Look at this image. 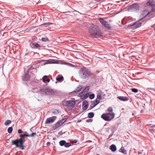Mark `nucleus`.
Returning <instances> with one entry per match:
<instances>
[{"instance_id": "nucleus-1", "label": "nucleus", "mask_w": 155, "mask_h": 155, "mask_svg": "<svg viewBox=\"0 0 155 155\" xmlns=\"http://www.w3.org/2000/svg\"><path fill=\"white\" fill-rule=\"evenodd\" d=\"M89 33L93 37L97 38L101 35L102 33L99 27L96 25H92L89 29Z\"/></svg>"}, {"instance_id": "nucleus-2", "label": "nucleus", "mask_w": 155, "mask_h": 155, "mask_svg": "<svg viewBox=\"0 0 155 155\" xmlns=\"http://www.w3.org/2000/svg\"><path fill=\"white\" fill-rule=\"evenodd\" d=\"M79 75L81 78L85 79L92 75L93 74L90 70L84 67L80 70Z\"/></svg>"}, {"instance_id": "nucleus-3", "label": "nucleus", "mask_w": 155, "mask_h": 155, "mask_svg": "<svg viewBox=\"0 0 155 155\" xmlns=\"http://www.w3.org/2000/svg\"><path fill=\"white\" fill-rule=\"evenodd\" d=\"M12 144L15 145L16 147H18L21 150L24 149L23 144L25 142V140L17 139L14 140H12Z\"/></svg>"}, {"instance_id": "nucleus-4", "label": "nucleus", "mask_w": 155, "mask_h": 155, "mask_svg": "<svg viewBox=\"0 0 155 155\" xmlns=\"http://www.w3.org/2000/svg\"><path fill=\"white\" fill-rule=\"evenodd\" d=\"M154 12L151 11L149 12L148 9H146L143 10L141 13V15L143 18H142L143 19L146 18L148 20L150 19L153 17Z\"/></svg>"}, {"instance_id": "nucleus-5", "label": "nucleus", "mask_w": 155, "mask_h": 155, "mask_svg": "<svg viewBox=\"0 0 155 155\" xmlns=\"http://www.w3.org/2000/svg\"><path fill=\"white\" fill-rule=\"evenodd\" d=\"M115 114L114 113H107L103 114L101 117L106 121H110L114 118Z\"/></svg>"}, {"instance_id": "nucleus-6", "label": "nucleus", "mask_w": 155, "mask_h": 155, "mask_svg": "<svg viewBox=\"0 0 155 155\" xmlns=\"http://www.w3.org/2000/svg\"><path fill=\"white\" fill-rule=\"evenodd\" d=\"M40 91L42 94H45L49 96L53 95L54 94V90L49 87L45 89H40Z\"/></svg>"}, {"instance_id": "nucleus-7", "label": "nucleus", "mask_w": 155, "mask_h": 155, "mask_svg": "<svg viewBox=\"0 0 155 155\" xmlns=\"http://www.w3.org/2000/svg\"><path fill=\"white\" fill-rule=\"evenodd\" d=\"M62 104L64 106L68 107H72L75 104V102L74 101H62Z\"/></svg>"}, {"instance_id": "nucleus-8", "label": "nucleus", "mask_w": 155, "mask_h": 155, "mask_svg": "<svg viewBox=\"0 0 155 155\" xmlns=\"http://www.w3.org/2000/svg\"><path fill=\"white\" fill-rule=\"evenodd\" d=\"M147 5L152 8L151 11L153 12L155 11V2L153 0H148L146 3Z\"/></svg>"}, {"instance_id": "nucleus-9", "label": "nucleus", "mask_w": 155, "mask_h": 155, "mask_svg": "<svg viewBox=\"0 0 155 155\" xmlns=\"http://www.w3.org/2000/svg\"><path fill=\"white\" fill-rule=\"evenodd\" d=\"M34 69V68L31 67L27 70L24 75L22 77V79L24 81H27L29 80L30 76L28 74L29 71L30 70H32Z\"/></svg>"}, {"instance_id": "nucleus-10", "label": "nucleus", "mask_w": 155, "mask_h": 155, "mask_svg": "<svg viewBox=\"0 0 155 155\" xmlns=\"http://www.w3.org/2000/svg\"><path fill=\"white\" fill-rule=\"evenodd\" d=\"M129 9L134 11L139 10L140 6L137 4H133L129 6Z\"/></svg>"}, {"instance_id": "nucleus-11", "label": "nucleus", "mask_w": 155, "mask_h": 155, "mask_svg": "<svg viewBox=\"0 0 155 155\" xmlns=\"http://www.w3.org/2000/svg\"><path fill=\"white\" fill-rule=\"evenodd\" d=\"M57 118L56 116H52L47 118L45 122L46 124H50L54 122Z\"/></svg>"}, {"instance_id": "nucleus-12", "label": "nucleus", "mask_w": 155, "mask_h": 155, "mask_svg": "<svg viewBox=\"0 0 155 155\" xmlns=\"http://www.w3.org/2000/svg\"><path fill=\"white\" fill-rule=\"evenodd\" d=\"M30 46L32 48L34 49H37L41 47L40 45L34 41L31 42L30 43Z\"/></svg>"}, {"instance_id": "nucleus-13", "label": "nucleus", "mask_w": 155, "mask_h": 155, "mask_svg": "<svg viewBox=\"0 0 155 155\" xmlns=\"http://www.w3.org/2000/svg\"><path fill=\"white\" fill-rule=\"evenodd\" d=\"M63 124V123L61 121H60L57 122V123H55L54 126L52 127V130H55L57 129L61 125Z\"/></svg>"}, {"instance_id": "nucleus-14", "label": "nucleus", "mask_w": 155, "mask_h": 155, "mask_svg": "<svg viewBox=\"0 0 155 155\" xmlns=\"http://www.w3.org/2000/svg\"><path fill=\"white\" fill-rule=\"evenodd\" d=\"M82 109L83 110H86L88 107V103L87 101H84L82 103Z\"/></svg>"}, {"instance_id": "nucleus-15", "label": "nucleus", "mask_w": 155, "mask_h": 155, "mask_svg": "<svg viewBox=\"0 0 155 155\" xmlns=\"http://www.w3.org/2000/svg\"><path fill=\"white\" fill-rule=\"evenodd\" d=\"M97 103V102H96V99L94 101H91V104L90 106V108L89 110L93 108L96 106L97 104H98L99 103Z\"/></svg>"}, {"instance_id": "nucleus-16", "label": "nucleus", "mask_w": 155, "mask_h": 155, "mask_svg": "<svg viewBox=\"0 0 155 155\" xmlns=\"http://www.w3.org/2000/svg\"><path fill=\"white\" fill-rule=\"evenodd\" d=\"M117 98L122 101H127L128 100V98L127 97H124V96H118L117 97Z\"/></svg>"}, {"instance_id": "nucleus-17", "label": "nucleus", "mask_w": 155, "mask_h": 155, "mask_svg": "<svg viewBox=\"0 0 155 155\" xmlns=\"http://www.w3.org/2000/svg\"><path fill=\"white\" fill-rule=\"evenodd\" d=\"M102 94L101 93H98L97 96V98L96 99V102H97V103H99L100 101L102 99Z\"/></svg>"}, {"instance_id": "nucleus-18", "label": "nucleus", "mask_w": 155, "mask_h": 155, "mask_svg": "<svg viewBox=\"0 0 155 155\" xmlns=\"http://www.w3.org/2000/svg\"><path fill=\"white\" fill-rule=\"evenodd\" d=\"M103 26L106 29L109 30H110L111 29V28L107 21H106V23H105Z\"/></svg>"}, {"instance_id": "nucleus-19", "label": "nucleus", "mask_w": 155, "mask_h": 155, "mask_svg": "<svg viewBox=\"0 0 155 155\" xmlns=\"http://www.w3.org/2000/svg\"><path fill=\"white\" fill-rule=\"evenodd\" d=\"M142 20L143 21V20L142 19H140L138 21L135 23H136L135 27L136 28H138L141 25L142 23L141 22H140V21Z\"/></svg>"}, {"instance_id": "nucleus-20", "label": "nucleus", "mask_w": 155, "mask_h": 155, "mask_svg": "<svg viewBox=\"0 0 155 155\" xmlns=\"http://www.w3.org/2000/svg\"><path fill=\"white\" fill-rule=\"evenodd\" d=\"M82 88V87L81 85H79L78 87L77 88L76 90L72 92V94H74L75 93L79 92L81 89Z\"/></svg>"}, {"instance_id": "nucleus-21", "label": "nucleus", "mask_w": 155, "mask_h": 155, "mask_svg": "<svg viewBox=\"0 0 155 155\" xmlns=\"http://www.w3.org/2000/svg\"><path fill=\"white\" fill-rule=\"evenodd\" d=\"M56 79L58 81L61 82L64 80V79L62 76L60 75L59 76H58V77L56 78Z\"/></svg>"}, {"instance_id": "nucleus-22", "label": "nucleus", "mask_w": 155, "mask_h": 155, "mask_svg": "<svg viewBox=\"0 0 155 155\" xmlns=\"http://www.w3.org/2000/svg\"><path fill=\"white\" fill-rule=\"evenodd\" d=\"M42 81L44 83H45L46 81L49 82L50 81V79L47 76L45 75L43 77Z\"/></svg>"}, {"instance_id": "nucleus-23", "label": "nucleus", "mask_w": 155, "mask_h": 155, "mask_svg": "<svg viewBox=\"0 0 155 155\" xmlns=\"http://www.w3.org/2000/svg\"><path fill=\"white\" fill-rule=\"evenodd\" d=\"M29 135L28 133L26 132H25V134H21L20 135V138L19 139H24V140H25V137H28V136H25V135Z\"/></svg>"}, {"instance_id": "nucleus-24", "label": "nucleus", "mask_w": 155, "mask_h": 155, "mask_svg": "<svg viewBox=\"0 0 155 155\" xmlns=\"http://www.w3.org/2000/svg\"><path fill=\"white\" fill-rule=\"evenodd\" d=\"M110 149L112 151H115L117 150L116 146L114 144L111 145L110 146Z\"/></svg>"}, {"instance_id": "nucleus-25", "label": "nucleus", "mask_w": 155, "mask_h": 155, "mask_svg": "<svg viewBox=\"0 0 155 155\" xmlns=\"http://www.w3.org/2000/svg\"><path fill=\"white\" fill-rule=\"evenodd\" d=\"M99 21L101 23L102 25H103L107 21L105 20L103 18H99Z\"/></svg>"}, {"instance_id": "nucleus-26", "label": "nucleus", "mask_w": 155, "mask_h": 155, "mask_svg": "<svg viewBox=\"0 0 155 155\" xmlns=\"http://www.w3.org/2000/svg\"><path fill=\"white\" fill-rule=\"evenodd\" d=\"M120 152L124 154H127V151L124 148L122 147L120 150Z\"/></svg>"}, {"instance_id": "nucleus-27", "label": "nucleus", "mask_w": 155, "mask_h": 155, "mask_svg": "<svg viewBox=\"0 0 155 155\" xmlns=\"http://www.w3.org/2000/svg\"><path fill=\"white\" fill-rule=\"evenodd\" d=\"M94 115V112H91L88 113L87 115V117L89 118H93Z\"/></svg>"}, {"instance_id": "nucleus-28", "label": "nucleus", "mask_w": 155, "mask_h": 155, "mask_svg": "<svg viewBox=\"0 0 155 155\" xmlns=\"http://www.w3.org/2000/svg\"><path fill=\"white\" fill-rule=\"evenodd\" d=\"M89 90V87H86L85 89H84L83 90L82 92H81L80 93V94H81H81H83V93H85L87 91H88Z\"/></svg>"}, {"instance_id": "nucleus-29", "label": "nucleus", "mask_w": 155, "mask_h": 155, "mask_svg": "<svg viewBox=\"0 0 155 155\" xmlns=\"http://www.w3.org/2000/svg\"><path fill=\"white\" fill-rule=\"evenodd\" d=\"M89 90V87H86L85 89H84L83 90L82 92H81L80 93V94H81H81H83V93H85L87 91H88Z\"/></svg>"}, {"instance_id": "nucleus-30", "label": "nucleus", "mask_w": 155, "mask_h": 155, "mask_svg": "<svg viewBox=\"0 0 155 155\" xmlns=\"http://www.w3.org/2000/svg\"><path fill=\"white\" fill-rule=\"evenodd\" d=\"M66 141L64 140H61L60 141L59 144L60 146H64Z\"/></svg>"}, {"instance_id": "nucleus-31", "label": "nucleus", "mask_w": 155, "mask_h": 155, "mask_svg": "<svg viewBox=\"0 0 155 155\" xmlns=\"http://www.w3.org/2000/svg\"><path fill=\"white\" fill-rule=\"evenodd\" d=\"M57 61H56L54 60H48V64H52V63H57Z\"/></svg>"}, {"instance_id": "nucleus-32", "label": "nucleus", "mask_w": 155, "mask_h": 155, "mask_svg": "<svg viewBox=\"0 0 155 155\" xmlns=\"http://www.w3.org/2000/svg\"><path fill=\"white\" fill-rule=\"evenodd\" d=\"M11 122V121L10 120H6L5 123V126H7L10 124Z\"/></svg>"}, {"instance_id": "nucleus-33", "label": "nucleus", "mask_w": 155, "mask_h": 155, "mask_svg": "<svg viewBox=\"0 0 155 155\" xmlns=\"http://www.w3.org/2000/svg\"><path fill=\"white\" fill-rule=\"evenodd\" d=\"M71 146V143H66L65 142V145H64V146L65 147H70Z\"/></svg>"}, {"instance_id": "nucleus-34", "label": "nucleus", "mask_w": 155, "mask_h": 155, "mask_svg": "<svg viewBox=\"0 0 155 155\" xmlns=\"http://www.w3.org/2000/svg\"><path fill=\"white\" fill-rule=\"evenodd\" d=\"M13 130V128L12 127H10L8 128L7 130L8 132L9 133H12Z\"/></svg>"}, {"instance_id": "nucleus-35", "label": "nucleus", "mask_w": 155, "mask_h": 155, "mask_svg": "<svg viewBox=\"0 0 155 155\" xmlns=\"http://www.w3.org/2000/svg\"><path fill=\"white\" fill-rule=\"evenodd\" d=\"M52 24H53L52 23H51L50 22H46V23H43L42 25H45L46 26H47L49 25H51Z\"/></svg>"}, {"instance_id": "nucleus-36", "label": "nucleus", "mask_w": 155, "mask_h": 155, "mask_svg": "<svg viewBox=\"0 0 155 155\" xmlns=\"http://www.w3.org/2000/svg\"><path fill=\"white\" fill-rule=\"evenodd\" d=\"M41 40L43 41H49V39L47 38H41Z\"/></svg>"}, {"instance_id": "nucleus-37", "label": "nucleus", "mask_w": 155, "mask_h": 155, "mask_svg": "<svg viewBox=\"0 0 155 155\" xmlns=\"http://www.w3.org/2000/svg\"><path fill=\"white\" fill-rule=\"evenodd\" d=\"M95 95L94 94H92L89 95V98L90 99H92L94 98Z\"/></svg>"}, {"instance_id": "nucleus-38", "label": "nucleus", "mask_w": 155, "mask_h": 155, "mask_svg": "<svg viewBox=\"0 0 155 155\" xmlns=\"http://www.w3.org/2000/svg\"><path fill=\"white\" fill-rule=\"evenodd\" d=\"M36 134V133H34L33 132L31 134H30V135H25V136H28V137H33L34 136V135H35Z\"/></svg>"}, {"instance_id": "nucleus-39", "label": "nucleus", "mask_w": 155, "mask_h": 155, "mask_svg": "<svg viewBox=\"0 0 155 155\" xmlns=\"http://www.w3.org/2000/svg\"><path fill=\"white\" fill-rule=\"evenodd\" d=\"M131 91L132 92L134 93H137L138 91V89L135 88H132Z\"/></svg>"}, {"instance_id": "nucleus-40", "label": "nucleus", "mask_w": 155, "mask_h": 155, "mask_svg": "<svg viewBox=\"0 0 155 155\" xmlns=\"http://www.w3.org/2000/svg\"><path fill=\"white\" fill-rule=\"evenodd\" d=\"M113 109L111 107H109L108 109V111L110 113H113Z\"/></svg>"}, {"instance_id": "nucleus-41", "label": "nucleus", "mask_w": 155, "mask_h": 155, "mask_svg": "<svg viewBox=\"0 0 155 155\" xmlns=\"http://www.w3.org/2000/svg\"><path fill=\"white\" fill-rule=\"evenodd\" d=\"M86 122L87 123H91L92 122L93 120L92 119H89L86 120Z\"/></svg>"}, {"instance_id": "nucleus-42", "label": "nucleus", "mask_w": 155, "mask_h": 155, "mask_svg": "<svg viewBox=\"0 0 155 155\" xmlns=\"http://www.w3.org/2000/svg\"><path fill=\"white\" fill-rule=\"evenodd\" d=\"M147 89L150 90H151L155 92V89H154L153 88H147Z\"/></svg>"}, {"instance_id": "nucleus-43", "label": "nucleus", "mask_w": 155, "mask_h": 155, "mask_svg": "<svg viewBox=\"0 0 155 155\" xmlns=\"http://www.w3.org/2000/svg\"><path fill=\"white\" fill-rule=\"evenodd\" d=\"M23 132L22 131V130H21L20 129H19L18 130V134H21V133H22Z\"/></svg>"}, {"instance_id": "nucleus-44", "label": "nucleus", "mask_w": 155, "mask_h": 155, "mask_svg": "<svg viewBox=\"0 0 155 155\" xmlns=\"http://www.w3.org/2000/svg\"><path fill=\"white\" fill-rule=\"evenodd\" d=\"M77 141L76 140H74L72 141V143H77Z\"/></svg>"}, {"instance_id": "nucleus-45", "label": "nucleus", "mask_w": 155, "mask_h": 155, "mask_svg": "<svg viewBox=\"0 0 155 155\" xmlns=\"http://www.w3.org/2000/svg\"><path fill=\"white\" fill-rule=\"evenodd\" d=\"M58 134L59 135L61 136L62 135V134H63V133L62 132V131H60L58 133Z\"/></svg>"}, {"instance_id": "nucleus-46", "label": "nucleus", "mask_w": 155, "mask_h": 155, "mask_svg": "<svg viewBox=\"0 0 155 155\" xmlns=\"http://www.w3.org/2000/svg\"><path fill=\"white\" fill-rule=\"evenodd\" d=\"M50 143L49 142H48L47 143L46 145L47 146H49L50 145Z\"/></svg>"}, {"instance_id": "nucleus-47", "label": "nucleus", "mask_w": 155, "mask_h": 155, "mask_svg": "<svg viewBox=\"0 0 155 155\" xmlns=\"http://www.w3.org/2000/svg\"><path fill=\"white\" fill-rule=\"evenodd\" d=\"M113 135V134H110L108 138V139L110 138Z\"/></svg>"}, {"instance_id": "nucleus-48", "label": "nucleus", "mask_w": 155, "mask_h": 155, "mask_svg": "<svg viewBox=\"0 0 155 155\" xmlns=\"http://www.w3.org/2000/svg\"><path fill=\"white\" fill-rule=\"evenodd\" d=\"M141 153H142L141 152H140V151H138V155H139L140 154H141Z\"/></svg>"}, {"instance_id": "nucleus-49", "label": "nucleus", "mask_w": 155, "mask_h": 155, "mask_svg": "<svg viewBox=\"0 0 155 155\" xmlns=\"http://www.w3.org/2000/svg\"><path fill=\"white\" fill-rule=\"evenodd\" d=\"M151 27L153 28H155V25H153L152 26H151Z\"/></svg>"}, {"instance_id": "nucleus-50", "label": "nucleus", "mask_w": 155, "mask_h": 155, "mask_svg": "<svg viewBox=\"0 0 155 155\" xmlns=\"http://www.w3.org/2000/svg\"><path fill=\"white\" fill-rule=\"evenodd\" d=\"M151 128H154L155 127V125H153L151 127Z\"/></svg>"}, {"instance_id": "nucleus-51", "label": "nucleus", "mask_w": 155, "mask_h": 155, "mask_svg": "<svg viewBox=\"0 0 155 155\" xmlns=\"http://www.w3.org/2000/svg\"><path fill=\"white\" fill-rule=\"evenodd\" d=\"M87 96H86V95H85V96H84V99H86L87 97Z\"/></svg>"}, {"instance_id": "nucleus-52", "label": "nucleus", "mask_w": 155, "mask_h": 155, "mask_svg": "<svg viewBox=\"0 0 155 155\" xmlns=\"http://www.w3.org/2000/svg\"><path fill=\"white\" fill-rule=\"evenodd\" d=\"M153 91L151 90V91H150V92H152H152H153Z\"/></svg>"}, {"instance_id": "nucleus-53", "label": "nucleus", "mask_w": 155, "mask_h": 155, "mask_svg": "<svg viewBox=\"0 0 155 155\" xmlns=\"http://www.w3.org/2000/svg\"><path fill=\"white\" fill-rule=\"evenodd\" d=\"M106 130L107 131V132H108V130Z\"/></svg>"}, {"instance_id": "nucleus-54", "label": "nucleus", "mask_w": 155, "mask_h": 155, "mask_svg": "<svg viewBox=\"0 0 155 155\" xmlns=\"http://www.w3.org/2000/svg\"><path fill=\"white\" fill-rule=\"evenodd\" d=\"M136 25V24H135V23H134V25Z\"/></svg>"}, {"instance_id": "nucleus-55", "label": "nucleus", "mask_w": 155, "mask_h": 155, "mask_svg": "<svg viewBox=\"0 0 155 155\" xmlns=\"http://www.w3.org/2000/svg\"><path fill=\"white\" fill-rule=\"evenodd\" d=\"M136 25V24H135V23H134V25Z\"/></svg>"}, {"instance_id": "nucleus-56", "label": "nucleus", "mask_w": 155, "mask_h": 155, "mask_svg": "<svg viewBox=\"0 0 155 155\" xmlns=\"http://www.w3.org/2000/svg\"><path fill=\"white\" fill-rule=\"evenodd\" d=\"M136 25V24H135V23H134V25Z\"/></svg>"}]
</instances>
